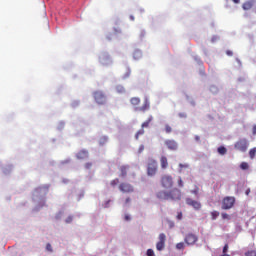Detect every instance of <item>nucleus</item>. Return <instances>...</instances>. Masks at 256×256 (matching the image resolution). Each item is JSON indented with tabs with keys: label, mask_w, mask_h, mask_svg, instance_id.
Returning <instances> with one entry per match:
<instances>
[{
	"label": "nucleus",
	"mask_w": 256,
	"mask_h": 256,
	"mask_svg": "<svg viewBox=\"0 0 256 256\" xmlns=\"http://www.w3.org/2000/svg\"><path fill=\"white\" fill-rule=\"evenodd\" d=\"M166 241H167V236L163 233L159 234L158 241L156 242L157 251H163V249H165Z\"/></svg>",
	"instance_id": "obj_2"
},
{
	"label": "nucleus",
	"mask_w": 256,
	"mask_h": 256,
	"mask_svg": "<svg viewBox=\"0 0 256 256\" xmlns=\"http://www.w3.org/2000/svg\"><path fill=\"white\" fill-rule=\"evenodd\" d=\"M120 190L123 191V193H131V191H133V187L129 184H122L120 186Z\"/></svg>",
	"instance_id": "obj_10"
},
{
	"label": "nucleus",
	"mask_w": 256,
	"mask_h": 256,
	"mask_svg": "<svg viewBox=\"0 0 256 256\" xmlns=\"http://www.w3.org/2000/svg\"><path fill=\"white\" fill-rule=\"evenodd\" d=\"M226 53H227V55H233V52H231V51H227Z\"/></svg>",
	"instance_id": "obj_33"
},
{
	"label": "nucleus",
	"mask_w": 256,
	"mask_h": 256,
	"mask_svg": "<svg viewBox=\"0 0 256 256\" xmlns=\"http://www.w3.org/2000/svg\"><path fill=\"white\" fill-rule=\"evenodd\" d=\"M112 183L117 184V183H119V181L118 180H114Z\"/></svg>",
	"instance_id": "obj_34"
},
{
	"label": "nucleus",
	"mask_w": 256,
	"mask_h": 256,
	"mask_svg": "<svg viewBox=\"0 0 256 256\" xmlns=\"http://www.w3.org/2000/svg\"><path fill=\"white\" fill-rule=\"evenodd\" d=\"M217 217H219V212L212 211L211 212V219L215 220V219H217Z\"/></svg>",
	"instance_id": "obj_19"
},
{
	"label": "nucleus",
	"mask_w": 256,
	"mask_h": 256,
	"mask_svg": "<svg viewBox=\"0 0 256 256\" xmlns=\"http://www.w3.org/2000/svg\"><path fill=\"white\" fill-rule=\"evenodd\" d=\"M145 109H149V101H146L144 107L141 108L142 111H145Z\"/></svg>",
	"instance_id": "obj_26"
},
{
	"label": "nucleus",
	"mask_w": 256,
	"mask_h": 256,
	"mask_svg": "<svg viewBox=\"0 0 256 256\" xmlns=\"http://www.w3.org/2000/svg\"><path fill=\"white\" fill-rule=\"evenodd\" d=\"M187 205H190V207H193V209H201V203L191 200V199H187L186 200Z\"/></svg>",
	"instance_id": "obj_9"
},
{
	"label": "nucleus",
	"mask_w": 256,
	"mask_h": 256,
	"mask_svg": "<svg viewBox=\"0 0 256 256\" xmlns=\"http://www.w3.org/2000/svg\"><path fill=\"white\" fill-rule=\"evenodd\" d=\"M142 127H147V123H143V124H142Z\"/></svg>",
	"instance_id": "obj_35"
},
{
	"label": "nucleus",
	"mask_w": 256,
	"mask_h": 256,
	"mask_svg": "<svg viewBox=\"0 0 256 256\" xmlns=\"http://www.w3.org/2000/svg\"><path fill=\"white\" fill-rule=\"evenodd\" d=\"M140 101H141V100H139V98H137V97L132 98V99L130 100L131 104L134 105V106H135V105H139Z\"/></svg>",
	"instance_id": "obj_14"
},
{
	"label": "nucleus",
	"mask_w": 256,
	"mask_h": 256,
	"mask_svg": "<svg viewBox=\"0 0 256 256\" xmlns=\"http://www.w3.org/2000/svg\"><path fill=\"white\" fill-rule=\"evenodd\" d=\"M252 7H253V3L251 2H246L243 4L244 11H249V9H251Z\"/></svg>",
	"instance_id": "obj_12"
},
{
	"label": "nucleus",
	"mask_w": 256,
	"mask_h": 256,
	"mask_svg": "<svg viewBox=\"0 0 256 256\" xmlns=\"http://www.w3.org/2000/svg\"><path fill=\"white\" fill-rule=\"evenodd\" d=\"M234 3H239V0H232Z\"/></svg>",
	"instance_id": "obj_36"
},
{
	"label": "nucleus",
	"mask_w": 256,
	"mask_h": 256,
	"mask_svg": "<svg viewBox=\"0 0 256 256\" xmlns=\"http://www.w3.org/2000/svg\"><path fill=\"white\" fill-rule=\"evenodd\" d=\"M141 57V51L137 50L135 53H134V59H140Z\"/></svg>",
	"instance_id": "obj_23"
},
{
	"label": "nucleus",
	"mask_w": 256,
	"mask_h": 256,
	"mask_svg": "<svg viewBox=\"0 0 256 256\" xmlns=\"http://www.w3.org/2000/svg\"><path fill=\"white\" fill-rule=\"evenodd\" d=\"M240 168L245 171V170L249 169V164L247 162H242L240 165Z\"/></svg>",
	"instance_id": "obj_18"
},
{
	"label": "nucleus",
	"mask_w": 256,
	"mask_h": 256,
	"mask_svg": "<svg viewBox=\"0 0 256 256\" xmlns=\"http://www.w3.org/2000/svg\"><path fill=\"white\" fill-rule=\"evenodd\" d=\"M46 251H48V253H53V246H51V244H47Z\"/></svg>",
	"instance_id": "obj_21"
},
{
	"label": "nucleus",
	"mask_w": 256,
	"mask_h": 256,
	"mask_svg": "<svg viewBox=\"0 0 256 256\" xmlns=\"http://www.w3.org/2000/svg\"><path fill=\"white\" fill-rule=\"evenodd\" d=\"M235 205L234 197H226L222 201V209H232Z\"/></svg>",
	"instance_id": "obj_3"
},
{
	"label": "nucleus",
	"mask_w": 256,
	"mask_h": 256,
	"mask_svg": "<svg viewBox=\"0 0 256 256\" xmlns=\"http://www.w3.org/2000/svg\"><path fill=\"white\" fill-rule=\"evenodd\" d=\"M117 91H118V93H123V91H125V89L123 88V86H118Z\"/></svg>",
	"instance_id": "obj_27"
},
{
	"label": "nucleus",
	"mask_w": 256,
	"mask_h": 256,
	"mask_svg": "<svg viewBox=\"0 0 256 256\" xmlns=\"http://www.w3.org/2000/svg\"><path fill=\"white\" fill-rule=\"evenodd\" d=\"M162 185L163 187H166V189H169L173 185V180L171 179L170 176H165L162 179Z\"/></svg>",
	"instance_id": "obj_8"
},
{
	"label": "nucleus",
	"mask_w": 256,
	"mask_h": 256,
	"mask_svg": "<svg viewBox=\"0 0 256 256\" xmlns=\"http://www.w3.org/2000/svg\"><path fill=\"white\" fill-rule=\"evenodd\" d=\"M160 161L162 168L165 169L167 167V158L162 157Z\"/></svg>",
	"instance_id": "obj_15"
},
{
	"label": "nucleus",
	"mask_w": 256,
	"mask_h": 256,
	"mask_svg": "<svg viewBox=\"0 0 256 256\" xmlns=\"http://www.w3.org/2000/svg\"><path fill=\"white\" fill-rule=\"evenodd\" d=\"M126 220H129V216H126Z\"/></svg>",
	"instance_id": "obj_37"
},
{
	"label": "nucleus",
	"mask_w": 256,
	"mask_h": 256,
	"mask_svg": "<svg viewBox=\"0 0 256 256\" xmlns=\"http://www.w3.org/2000/svg\"><path fill=\"white\" fill-rule=\"evenodd\" d=\"M178 185H179L180 187H182V186H183V182H182L181 180H179V181H178Z\"/></svg>",
	"instance_id": "obj_30"
},
{
	"label": "nucleus",
	"mask_w": 256,
	"mask_h": 256,
	"mask_svg": "<svg viewBox=\"0 0 256 256\" xmlns=\"http://www.w3.org/2000/svg\"><path fill=\"white\" fill-rule=\"evenodd\" d=\"M197 192V190H194V193H196Z\"/></svg>",
	"instance_id": "obj_38"
},
{
	"label": "nucleus",
	"mask_w": 256,
	"mask_h": 256,
	"mask_svg": "<svg viewBox=\"0 0 256 256\" xmlns=\"http://www.w3.org/2000/svg\"><path fill=\"white\" fill-rule=\"evenodd\" d=\"M71 221H73V216H69V217L66 219V223H71Z\"/></svg>",
	"instance_id": "obj_28"
},
{
	"label": "nucleus",
	"mask_w": 256,
	"mask_h": 256,
	"mask_svg": "<svg viewBox=\"0 0 256 256\" xmlns=\"http://www.w3.org/2000/svg\"><path fill=\"white\" fill-rule=\"evenodd\" d=\"M159 199H181V192L179 190H173L171 194H167L166 192H159L158 193Z\"/></svg>",
	"instance_id": "obj_1"
},
{
	"label": "nucleus",
	"mask_w": 256,
	"mask_h": 256,
	"mask_svg": "<svg viewBox=\"0 0 256 256\" xmlns=\"http://www.w3.org/2000/svg\"><path fill=\"white\" fill-rule=\"evenodd\" d=\"M253 133L256 135V125L253 127Z\"/></svg>",
	"instance_id": "obj_31"
},
{
	"label": "nucleus",
	"mask_w": 256,
	"mask_h": 256,
	"mask_svg": "<svg viewBox=\"0 0 256 256\" xmlns=\"http://www.w3.org/2000/svg\"><path fill=\"white\" fill-rule=\"evenodd\" d=\"M95 97V101L97 103H99L100 105H103V103H105L106 99H105V95H103V92H96L94 94Z\"/></svg>",
	"instance_id": "obj_6"
},
{
	"label": "nucleus",
	"mask_w": 256,
	"mask_h": 256,
	"mask_svg": "<svg viewBox=\"0 0 256 256\" xmlns=\"http://www.w3.org/2000/svg\"><path fill=\"white\" fill-rule=\"evenodd\" d=\"M147 256H155V251H153V249H148L146 252Z\"/></svg>",
	"instance_id": "obj_22"
},
{
	"label": "nucleus",
	"mask_w": 256,
	"mask_h": 256,
	"mask_svg": "<svg viewBox=\"0 0 256 256\" xmlns=\"http://www.w3.org/2000/svg\"><path fill=\"white\" fill-rule=\"evenodd\" d=\"M78 159H85L87 157V152L86 151H81L77 155Z\"/></svg>",
	"instance_id": "obj_13"
},
{
	"label": "nucleus",
	"mask_w": 256,
	"mask_h": 256,
	"mask_svg": "<svg viewBox=\"0 0 256 256\" xmlns=\"http://www.w3.org/2000/svg\"><path fill=\"white\" fill-rule=\"evenodd\" d=\"M222 219H226L227 221H229V219H231V216H229V214H227V213H223Z\"/></svg>",
	"instance_id": "obj_24"
},
{
	"label": "nucleus",
	"mask_w": 256,
	"mask_h": 256,
	"mask_svg": "<svg viewBox=\"0 0 256 256\" xmlns=\"http://www.w3.org/2000/svg\"><path fill=\"white\" fill-rule=\"evenodd\" d=\"M185 243H187V245H195V243H197L195 234H188L185 238Z\"/></svg>",
	"instance_id": "obj_7"
},
{
	"label": "nucleus",
	"mask_w": 256,
	"mask_h": 256,
	"mask_svg": "<svg viewBox=\"0 0 256 256\" xmlns=\"http://www.w3.org/2000/svg\"><path fill=\"white\" fill-rule=\"evenodd\" d=\"M218 153H219L220 155H225V153H227V148H225V147H219V148H218Z\"/></svg>",
	"instance_id": "obj_16"
},
{
	"label": "nucleus",
	"mask_w": 256,
	"mask_h": 256,
	"mask_svg": "<svg viewBox=\"0 0 256 256\" xmlns=\"http://www.w3.org/2000/svg\"><path fill=\"white\" fill-rule=\"evenodd\" d=\"M229 249V245H225L223 248V253H227V250Z\"/></svg>",
	"instance_id": "obj_29"
},
{
	"label": "nucleus",
	"mask_w": 256,
	"mask_h": 256,
	"mask_svg": "<svg viewBox=\"0 0 256 256\" xmlns=\"http://www.w3.org/2000/svg\"><path fill=\"white\" fill-rule=\"evenodd\" d=\"M166 145H167L168 149H172V150L177 149V143L175 141L169 140L166 142Z\"/></svg>",
	"instance_id": "obj_11"
},
{
	"label": "nucleus",
	"mask_w": 256,
	"mask_h": 256,
	"mask_svg": "<svg viewBox=\"0 0 256 256\" xmlns=\"http://www.w3.org/2000/svg\"><path fill=\"white\" fill-rule=\"evenodd\" d=\"M176 249H178L179 251L185 249V243L180 242V243L176 244Z\"/></svg>",
	"instance_id": "obj_17"
},
{
	"label": "nucleus",
	"mask_w": 256,
	"mask_h": 256,
	"mask_svg": "<svg viewBox=\"0 0 256 256\" xmlns=\"http://www.w3.org/2000/svg\"><path fill=\"white\" fill-rule=\"evenodd\" d=\"M155 173H157V162L151 161L148 164V175L152 176L155 175Z\"/></svg>",
	"instance_id": "obj_5"
},
{
	"label": "nucleus",
	"mask_w": 256,
	"mask_h": 256,
	"mask_svg": "<svg viewBox=\"0 0 256 256\" xmlns=\"http://www.w3.org/2000/svg\"><path fill=\"white\" fill-rule=\"evenodd\" d=\"M246 256H256V251L255 250H251V251L246 253Z\"/></svg>",
	"instance_id": "obj_25"
},
{
	"label": "nucleus",
	"mask_w": 256,
	"mask_h": 256,
	"mask_svg": "<svg viewBox=\"0 0 256 256\" xmlns=\"http://www.w3.org/2000/svg\"><path fill=\"white\" fill-rule=\"evenodd\" d=\"M247 147H249V144L246 140H240L235 144V148L238 149V151H247Z\"/></svg>",
	"instance_id": "obj_4"
},
{
	"label": "nucleus",
	"mask_w": 256,
	"mask_h": 256,
	"mask_svg": "<svg viewBox=\"0 0 256 256\" xmlns=\"http://www.w3.org/2000/svg\"><path fill=\"white\" fill-rule=\"evenodd\" d=\"M166 131H167V133H169L171 131V128L170 127H166Z\"/></svg>",
	"instance_id": "obj_32"
},
{
	"label": "nucleus",
	"mask_w": 256,
	"mask_h": 256,
	"mask_svg": "<svg viewBox=\"0 0 256 256\" xmlns=\"http://www.w3.org/2000/svg\"><path fill=\"white\" fill-rule=\"evenodd\" d=\"M249 155H250L251 159H253V157H255V155H256V148L251 149L249 151Z\"/></svg>",
	"instance_id": "obj_20"
}]
</instances>
